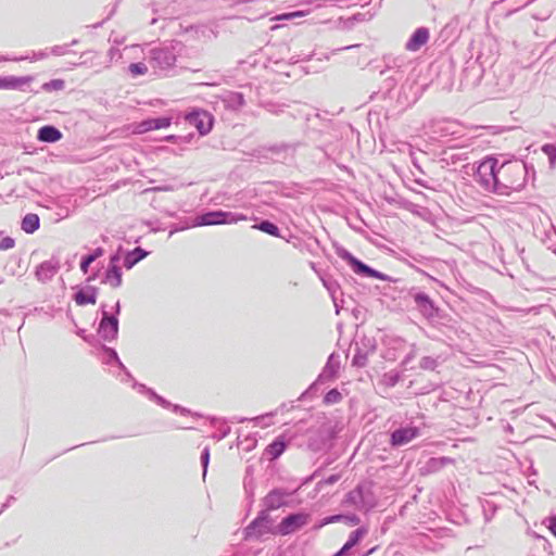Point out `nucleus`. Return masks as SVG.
I'll list each match as a JSON object with an SVG mask.
<instances>
[{"label":"nucleus","instance_id":"obj_13","mask_svg":"<svg viewBox=\"0 0 556 556\" xmlns=\"http://www.w3.org/2000/svg\"><path fill=\"white\" fill-rule=\"evenodd\" d=\"M349 260L355 273L364 274L368 277H378V273L376 270L371 269L370 267H368L361 261L356 260L355 257L351 256Z\"/></svg>","mask_w":556,"mask_h":556},{"label":"nucleus","instance_id":"obj_6","mask_svg":"<svg viewBox=\"0 0 556 556\" xmlns=\"http://www.w3.org/2000/svg\"><path fill=\"white\" fill-rule=\"evenodd\" d=\"M117 260L118 258L116 256L111 257L110 265L103 280L104 283H108L114 289L121 287L123 282L122 269L116 265Z\"/></svg>","mask_w":556,"mask_h":556},{"label":"nucleus","instance_id":"obj_20","mask_svg":"<svg viewBox=\"0 0 556 556\" xmlns=\"http://www.w3.org/2000/svg\"><path fill=\"white\" fill-rule=\"evenodd\" d=\"M542 151L548 157L551 165L556 163V146L547 143L542 147Z\"/></svg>","mask_w":556,"mask_h":556},{"label":"nucleus","instance_id":"obj_17","mask_svg":"<svg viewBox=\"0 0 556 556\" xmlns=\"http://www.w3.org/2000/svg\"><path fill=\"white\" fill-rule=\"evenodd\" d=\"M253 228H256V229H258L265 233H268L270 236H274V237L279 236L278 227L268 220H264L260 225H254Z\"/></svg>","mask_w":556,"mask_h":556},{"label":"nucleus","instance_id":"obj_25","mask_svg":"<svg viewBox=\"0 0 556 556\" xmlns=\"http://www.w3.org/2000/svg\"><path fill=\"white\" fill-rule=\"evenodd\" d=\"M129 68H130V72L136 74V75H142L147 71V67L143 64H140V63H134V64L130 65Z\"/></svg>","mask_w":556,"mask_h":556},{"label":"nucleus","instance_id":"obj_3","mask_svg":"<svg viewBox=\"0 0 556 556\" xmlns=\"http://www.w3.org/2000/svg\"><path fill=\"white\" fill-rule=\"evenodd\" d=\"M186 121L194 126L200 135H207L212 128L214 118L213 116L204 110H194L186 115Z\"/></svg>","mask_w":556,"mask_h":556},{"label":"nucleus","instance_id":"obj_31","mask_svg":"<svg viewBox=\"0 0 556 556\" xmlns=\"http://www.w3.org/2000/svg\"><path fill=\"white\" fill-rule=\"evenodd\" d=\"M374 551H375V548L369 549V552L367 553V555L371 554Z\"/></svg>","mask_w":556,"mask_h":556},{"label":"nucleus","instance_id":"obj_27","mask_svg":"<svg viewBox=\"0 0 556 556\" xmlns=\"http://www.w3.org/2000/svg\"><path fill=\"white\" fill-rule=\"evenodd\" d=\"M415 301L418 304L429 303V296L425 293H418L415 295Z\"/></svg>","mask_w":556,"mask_h":556},{"label":"nucleus","instance_id":"obj_1","mask_svg":"<svg viewBox=\"0 0 556 556\" xmlns=\"http://www.w3.org/2000/svg\"><path fill=\"white\" fill-rule=\"evenodd\" d=\"M247 219V216L243 214H233L226 211H214L197 216L193 226L198 227L237 224L239 222H245Z\"/></svg>","mask_w":556,"mask_h":556},{"label":"nucleus","instance_id":"obj_18","mask_svg":"<svg viewBox=\"0 0 556 556\" xmlns=\"http://www.w3.org/2000/svg\"><path fill=\"white\" fill-rule=\"evenodd\" d=\"M117 319L114 317L104 316L100 323V327L102 330H109L111 333L117 332Z\"/></svg>","mask_w":556,"mask_h":556},{"label":"nucleus","instance_id":"obj_5","mask_svg":"<svg viewBox=\"0 0 556 556\" xmlns=\"http://www.w3.org/2000/svg\"><path fill=\"white\" fill-rule=\"evenodd\" d=\"M172 124L170 117L150 118L142 121L134 126L135 134H144L151 130H159L169 127Z\"/></svg>","mask_w":556,"mask_h":556},{"label":"nucleus","instance_id":"obj_28","mask_svg":"<svg viewBox=\"0 0 556 556\" xmlns=\"http://www.w3.org/2000/svg\"><path fill=\"white\" fill-rule=\"evenodd\" d=\"M548 528L552 531V533L556 536V517H552L549 519Z\"/></svg>","mask_w":556,"mask_h":556},{"label":"nucleus","instance_id":"obj_15","mask_svg":"<svg viewBox=\"0 0 556 556\" xmlns=\"http://www.w3.org/2000/svg\"><path fill=\"white\" fill-rule=\"evenodd\" d=\"M285 450L286 443L278 439L267 446L266 452L271 458H277L285 452Z\"/></svg>","mask_w":556,"mask_h":556},{"label":"nucleus","instance_id":"obj_30","mask_svg":"<svg viewBox=\"0 0 556 556\" xmlns=\"http://www.w3.org/2000/svg\"><path fill=\"white\" fill-rule=\"evenodd\" d=\"M207 459H208V452L206 451L205 455H204V460L207 462Z\"/></svg>","mask_w":556,"mask_h":556},{"label":"nucleus","instance_id":"obj_11","mask_svg":"<svg viewBox=\"0 0 556 556\" xmlns=\"http://www.w3.org/2000/svg\"><path fill=\"white\" fill-rule=\"evenodd\" d=\"M75 302L79 306L94 305L97 303V289L90 288L89 291L80 290L75 294Z\"/></svg>","mask_w":556,"mask_h":556},{"label":"nucleus","instance_id":"obj_22","mask_svg":"<svg viewBox=\"0 0 556 556\" xmlns=\"http://www.w3.org/2000/svg\"><path fill=\"white\" fill-rule=\"evenodd\" d=\"M342 521L350 527L356 526L361 522L359 518L356 515H343Z\"/></svg>","mask_w":556,"mask_h":556},{"label":"nucleus","instance_id":"obj_23","mask_svg":"<svg viewBox=\"0 0 556 556\" xmlns=\"http://www.w3.org/2000/svg\"><path fill=\"white\" fill-rule=\"evenodd\" d=\"M342 519H343V515H333V516L327 517L321 521V523L319 525V528H321L326 525H329V523L342 521Z\"/></svg>","mask_w":556,"mask_h":556},{"label":"nucleus","instance_id":"obj_21","mask_svg":"<svg viewBox=\"0 0 556 556\" xmlns=\"http://www.w3.org/2000/svg\"><path fill=\"white\" fill-rule=\"evenodd\" d=\"M306 15V13L304 11H295V12H290V13H282V14H279L275 17H273V21H288V20H292V18H295V17H302Z\"/></svg>","mask_w":556,"mask_h":556},{"label":"nucleus","instance_id":"obj_2","mask_svg":"<svg viewBox=\"0 0 556 556\" xmlns=\"http://www.w3.org/2000/svg\"><path fill=\"white\" fill-rule=\"evenodd\" d=\"M496 160L488 159L480 163L477 169V180L486 189H494L497 185V175L495 174Z\"/></svg>","mask_w":556,"mask_h":556},{"label":"nucleus","instance_id":"obj_24","mask_svg":"<svg viewBox=\"0 0 556 556\" xmlns=\"http://www.w3.org/2000/svg\"><path fill=\"white\" fill-rule=\"evenodd\" d=\"M430 463L433 466H445L453 463V459L450 457H440V458H432Z\"/></svg>","mask_w":556,"mask_h":556},{"label":"nucleus","instance_id":"obj_29","mask_svg":"<svg viewBox=\"0 0 556 556\" xmlns=\"http://www.w3.org/2000/svg\"><path fill=\"white\" fill-rule=\"evenodd\" d=\"M1 86L2 87H9V86H12V83L9 81L8 79H2Z\"/></svg>","mask_w":556,"mask_h":556},{"label":"nucleus","instance_id":"obj_26","mask_svg":"<svg viewBox=\"0 0 556 556\" xmlns=\"http://www.w3.org/2000/svg\"><path fill=\"white\" fill-rule=\"evenodd\" d=\"M15 242L12 238H2V250L12 249L14 247Z\"/></svg>","mask_w":556,"mask_h":556},{"label":"nucleus","instance_id":"obj_8","mask_svg":"<svg viewBox=\"0 0 556 556\" xmlns=\"http://www.w3.org/2000/svg\"><path fill=\"white\" fill-rule=\"evenodd\" d=\"M429 40V30L427 28H418L414 31L406 43L408 51H417Z\"/></svg>","mask_w":556,"mask_h":556},{"label":"nucleus","instance_id":"obj_4","mask_svg":"<svg viewBox=\"0 0 556 556\" xmlns=\"http://www.w3.org/2000/svg\"><path fill=\"white\" fill-rule=\"evenodd\" d=\"M309 520V515L300 513L290 515L281 520V522L277 526V533L280 535L290 534L303 526H305Z\"/></svg>","mask_w":556,"mask_h":556},{"label":"nucleus","instance_id":"obj_10","mask_svg":"<svg viewBox=\"0 0 556 556\" xmlns=\"http://www.w3.org/2000/svg\"><path fill=\"white\" fill-rule=\"evenodd\" d=\"M62 134L53 126H43L38 130L37 138L42 142H55L60 140Z\"/></svg>","mask_w":556,"mask_h":556},{"label":"nucleus","instance_id":"obj_16","mask_svg":"<svg viewBox=\"0 0 556 556\" xmlns=\"http://www.w3.org/2000/svg\"><path fill=\"white\" fill-rule=\"evenodd\" d=\"M103 253L101 248H98L92 254H89L83 258L80 262V270L86 274L91 263H93L98 257H100Z\"/></svg>","mask_w":556,"mask_h":556},{"label":"nucleus","instance_id":"obj_14","mask_svg":"<svg viewBox=\"0 0 556 556\" xmlns=\"http://www.w3.org/2000/svg\"><path fill=\"white\" fill-rule=\"evenodd\" d=\"M147 256V252L141 248L134 249L125 258V266L131 268L136 263Z\"/></svg>","mask_w":556,"mask_h":556},{"label":"nucleus","instance_id":"obj_12","mask_svg":"<svg viewBox=\"0 0 556 556\" xmlns=\"http://www.w3.org/2000/svg\"><path fill=\"white\" fill-rule=\"evenodd\" d=\"M40 226V218L35 213H28L22 219L21 228L26 233H34Z\"/></svg>","mask_w":556,"mask_h":556},{"label":"nucleus","instance_id":"obj_9","mask_svg":"<svg viewBox=\"0 0 556 556\" xmlns=\"http://www.w3.org/2000/svg\"><path fill=\"white\" fill-rule=\"evenodd\" d=\"M367 533L368 529L366 527H361L355 531L351 532L346 543L333 556H343L349 549L357 545Z\"/></svg>","mask_w":556,"mask_h":556},{"label":"nucleus","instance_id":"obj_19","mask_svg":"<svg viewBox=\"0 0 556 556\" xmlns=\"http://www.w3.org/2000/svg\"><path fill=\"white\" fill-rule=\"evenodd\" d=\"M342 400L341 393L337 389H332L324 397L327 405L339 403Z\"/></svg>","mask_w":556,"mask_h":556},{"label":"nucleus","instance_id":"obj_7","mask_svg":"<svg viewBox=\"0 0 556 556\" xmlns=\"http://www.w3.org/2000/svg\"><path fill=\"white\" fill-rule=\"evenodd\" d=\"M419 430L416 427L397 429L391 435V444L393 446L406 444L417 438Z\"/></svg>","mask_w":556,"mask_h":556}]
</instances>
